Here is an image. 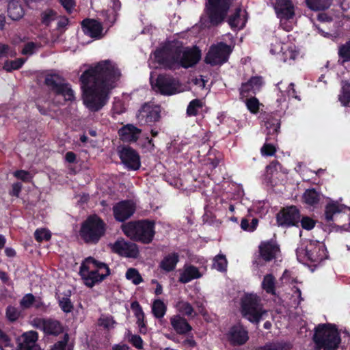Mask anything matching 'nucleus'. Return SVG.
Returning a JSON list of instances; mask_svg holds the SVG:
<instances>
[{
  "label": "nucleus",
  "instance_id": "f257e3e1",
  "mask_svg": "<svg viewBox=\"0 0 350 350\" xmlns=\"http://www.w3.org/2000/svg\"><path fill=\"white\" fill-rule=\"evenodd\" d=\"M120 77V69L110 60L101 61L85 71L80 77L84 105L92 111L100 110Z\"/></svg>",
  "mask_w": 350,
  "mask_h": 350
},
{
  "label": "nucleus",
  "instance_id": "f03ea898",
  "mask_svg": "<svg viewBox=\"0 0 350 350\" xmlns=\"http://www.w3.org/2000/svg\"><path fill=\"white\" fill-rule=\"evenodd\" d=\"M154 56L159 64L166 68H187L193 66L199 62L201 53L196 47H185L182 42L174 40L165 44L162 49L156 50Z\"/></svg>",
  "mask_w": 350,
  "mask_h": 350
},
{
  "label": "nucleus",
  "instance_id": "7ed1b4c3",
  "mask_svg": "<svg viewBox=\"0 0 350 350\" xmlns=\"http://www.w3.org/2000/svg\"><path fill=\"white\" fill-rule=\"evenodd\" d=\"M110 269L105 262L92 257L86 258L81 265L79 274L88 287L101 282L110 275Z\"/></svg>",
  "mask_w": 350,
  "mask_h": 350
},
{
  "label": "nucleus",
  "instance_id": "20e7f679",
  "mask_svg": "<svg viewBox=\"0 0 350 350\" xmlns=\"http://www.w3.org/2000/svg\"><path fill=\"white\" fill-rule=\"evenodd\" d=\"M313 340L318 349L336 350L340 342L337 329L330 325H319L315 328Z\"/></svg>",
  "mask_w": 350,
  "mask_h": 350
},
{
  "label": "nucleus",
  "instance_id": "39448f33",
  "mask_svg": "<svg viewBox=\"0 0 350 350\" xmlns=\"http://www.w3.org/2000/svg\"><path fill=\"white\" fill-rule=\"evenodd\" d=\"M105 233V224L97 215H91L84 221L80 229V236L89 244H96Z\"/></svg>",
  "mask_w": 350,
  "mask_h": 350
},
{
  "label": "nucleus",
  "instance_id": "423d86ee",
  "mask_svg": "<svg viewBox=\"0 0 350 350\" xmlns=\"http://www.w3.org/2000/svg\"><path fill=\"white\" fill-rule=\"evenodd\" d=\"M122 228L128 237L144 243H150L154 235L153 224L147 221L129 222Z\"/></svg>",
  "mask_w": 350,
  "mask_h": 350
},
{
  "label": "nucleus",
  "instance_id": "0eeeda50",
  "mask_svg": "<svg viewBox=\"0 0 350 350\" xmlns=\"http://www.w3.org/2000/svg\"><path fill=\"white\" fill-rule=\"evenodd\" d=\"M296 252L300 261L307 259L313 262H320L327 256L323 243L314 240L304 241Z\"/></svg>",
  "mask_w": 350,
  "mask_h": 350
},
{
  "label": "nucleus",
  "instance_id": "6e6552de",
  "mask_svg": "<svg viewBox=\"0 0 350 350\" xmlns=\"http://www.w3.org/2000/svg\"><path fill=\"white\" fill-rule=\"evenodd\" d=\"M241 313L249 321L257 324L267 316V311L262 308L256 295H248L242 300Z\"/></svg>",
  "mask_w": 350,
  "mask_h": 350
},
{
  "label": "nucleus",
  "instance_id": "1a4fd4ad",
  "mask_svg": "<svg viewBox=\"0 0 350 350\" xmlns=\"http://www.w3.org/2000/svg\"><path fill=\"white\" fill-rule=\"evenodd\" d=\"M46 85L55 92L57 97L62 96L65 101L75 100V93L70 84L65 82L64 79L58 74L51 73L45 77Z\"/></svg>",
  "mask_w": 350,
  "mask_h": 350
},
{
  "label": "nucleus",
  "instance_id": "9d476101",
  "mask_svg": "<svg viewBox=\"0 0 350 350\" xmlns=\"http://www.w3.org/2000/svg\"><path fill=\"white\" fill-rule=\"evenodd\" d=\"M233 0H208L207 13L213 25L221 23L225 18Z\"/></svg>",
  "mask_w": 350,
  "mask_h": 350
},
{
  "label": "nucleus",
  "instance_id": "9b49d317",
  "mask_svg": "<svg viewBox=\"0 0 350 350\" xmlns=\"http://www.w3.org/2000/svg\"><path fill=\"white\" fill-rule=\"evenodd\" d=\"M232 49L224 42H219L211 46L205 57L207 64L212 66L221 65L226 62Z\"/></svg>",
  "mask_w": 350,
  "mask_h": 350
},
{
  "label": "nucleus",
  "instance_id": "f8f14e48",
  "mask_svg": "<svg viewBox=\"0 0 350 350\" xmlns=\"http://www.w3.org/2000/svg\"><path fill=\"white\" fill-rule=\"evenodd\" d=\"M270 52L273 55H277L278 59L283 62L293 61L298 55L295 46L290 42H281L276 38L275 42L271 43Z\"/></svg>",
  "mask_w": 350,
  "mask_h": 350
},
{
  "label": "nucleus",
  "instance_id": "ddd939ff",
  "mask_svg": "<svg viewBox=\"0 0 350 350\" xmlns=\"http://www.w3.org/2000/svg\"><path fill=\"white\" fill-rule=\"evenodd\" d=\"M287 170L284 169L278 161H272L266 167L264 181L266 184L274 187L284 180Z\"/></svg>",
  "mask_w": 350,
  "mask_h": 350
},
{
  "label": "nucleus",
  "instance_id": "4468645a",
  "mask_svg": "<svg viewBox=\"0 0 350 350\" xmlns=\"http://www.w3.org/2000/svg\"><path fill=\"white\" fill-rule=\"evenodd\" d=\"M152 86L164 95H172L182 91L178 81L168 75H159Z\"/></svg>",
  "mask_w": 350,
  "mask_h": 350
},
{
  "label": "nucleus",
  "instance_id": "2eb2a0df",
  "mask_svg": "<svg viewBox=\"0 0 350 350\" xmlns=\"http://www.w3.org/2000/svg\"><path fill=\"white\" fill-rule=\"evenodd\" d=\"M161 110L159 106L146 103L140 108L137 119L142 125L152 124L160 118Z\"/></svg>",
  "mask_w": 350,
  "mask_h": 350
},
{
  "label": "nucleus",
  "instance_id": "dca6fc26",
  "mask_svg": "<svg viewBox=\"0 0 350 350\" xmlns=\"http://www.w3.org/2000/svg\"><path fill=\"white\" fill-rule=\"evenodd\" d=\"M31 325L47 334L57 336L63 332L61 323L50 319L35 318L31 321Z\"/></svg>",
  "mask_w": 350,
  "mask_h": 350
},
{
  "label": "nucleus",
  "instance_id": "f3484780",
  "mask_svg": "<svg viewBox=\"0 0 350 350\" xmlns=\"http://www.w3.org/2000/svg\"><path fill=\"white\" fill-rule=\"evenodd\" d=\"M112 250L126 257L136 258L139 250L135 243L127 242L124 239H118L114 243L111 244Z\"/></svg>",
  "mask_w": 350,
  "mask_h": 350
},
{
  "label": "nucleus",
  "instance_id": "a211bd4d",
  "mask_svg": "<svg viewBox=\"0 0 350 350\" xmlns=\"http://www.w3.org/2000/svg\"><path fill=\"white\" fill-rule=\"evenodd\" d=\"M299 219V211L295 206L284 208L277 215V221L280 226H295Z\"/></svg>",
  "mask_w": 350,
  "mask_h": 350
},
{
  "label": "nucleus",
  "instance_id": "6ab92c4d",
  "mask_svg": "<svg viewBox=\"0 0 350 350\" xmlns=\"http://www.w3.org/2000/svg\"><path fill=\"white\" fill-rule=\"evenodd\" d=\"M122 163L130 170H136L140 167V159L137 152L130 147H124L119 152Z\"/></svg>",
  "mask_w": 350,
  "mask_h": 350
},
{
  "label": "nucleus",
  "instance_id": "aec40b11",
  "mask_svg": "<svg viewBox=\"0 0 350 350\" xmlns=\"http://www.w3.org/2000/svg\"><path fill=\"white\" fill-rule=\"evenodd\" d=\"M113 215L116 220L124 221L133 215L135 206L131 201H122L116 204L113 208Z\"/></svg>",
  "mask_w": 350,
  "mask_h": 350
},
{
  "label": "nucleus",
  "instance_id": "412c9836",
  "mask_svg": "<svg viewBox=\"0 0 350 350\" xmlns=\"http://www.w3.org/2000/svg\"><path fill=\"white\" fill-rule=\"evenodd\" d=\"M228 340L233 345H241L248 340L247 331L241 325L232 326L227 334Z\"/></svg>",
  "mask_w": 350,
  "mask_h": 350
},
{
  "label": "nucleus",
  "instance_id": "4be33fe9",
  "mask_svg": "<svg viewBox=\"0 0 350 350\" xmlns=\"http://www.w3.org/2000/svg\"><path fill=\"white\" fill-rule=\"evenodd\" d=\"M38 334L35 331H29L22 334L19 338V347L21 350H40L37 341Z\"/></svg>",
  "mask_w": 350,
  "mask_h": 350
},
{
  "label": "nucleus",
  "instance_id": "5701e85b",
  "mask_svg": "<svg viewBox=\"0 0 350 350\" xmlns=\"http://www.w3.org/2000/svg\"><path fill=\"white\" fill-rule=\"evenodd\" d=\"M263 84L261 77H252L247 82L243 83L239 88L241 98L247 97L250 93L255 94L258 91Z\"/></svg>",
  "mask_w": 350,
  "mask_h": 350
},
{
  "label": "nucleus",
  "instance_id": "b1692460",
  "mask_svg": "<svg viewBox=\"0 0 350 350\" xmlns=\"http://www.w3.org/2000/svg\"><path fill=\"white\" fill-rule=\"evenodd\" d=\"M279 252V247L273 241H263L259 245L260 256L265 261L275 258Z\"/></svg>",
  "mask_w": 350,
  "mask_h": 350
},
{
  "label": "nucleus",
  "instance_id": "393cba45",
  "mask_svg": "<svg viewBox=\"0 0 350 350\" xmlns=\"http://www.w3.org/2000/svg\"><path fill=\"white\" fill-rule=\"evenodd\" d=\"M82 25L85 33L90 37L99 39L103 36V26L100 22L87 19L82 22Z\"/></svg>",
  "mask_w": 350,
  "mask_h": 350
},
{
  "label": "nucleus",
  "instance_id": "a878e982",
  "mask_svg": "<svg viewBox=\"0 0 350 350\" xmlns=\"http://www.w3.org/2000/svg\"><path fill=\"white\" fill-rule=\"evenodd\" d=\"M141 133V129L131 124L124 126L118 131L121 140L130 143L137 142Z\"/></svg>",
  "mask_w": 350,
  "mask_h": 350
},
{
  "label": "nucleus",
  "instance_id": "bb28decb",
  "mask_svg": "<svg viewBox=\"0 0 350 350\" xmlns=\"http://www.w3.org/2000/svg\"><path fill=\"white\" fill-rule=\"evenodd\" d=\"M170 321L172 329L178 334H187L192 330V327L187 319L180 314L172 316Z\"/></svg>",
  "mask_w": 350,
  "mask_h": 350
},
{
  "label": "nucleus",
  "instance_id": "cd10ccee",
  "mask_svg": "<svg viewBox=\"0 0 350 350\" xmlns=\"http://www.w3.org/2000/svg\"><path fill=\"white\" fill-rule=\"evenodd\" d=\"M202 277L198 268L191 265H185L180 271L179 282L183 284L188 283L194 279Z\"/></svg>",
  "mask_w": 350,
  "mask_h": 350
},
{
  "label": "nucleus",
  "instance_id": "c85d7f7f",
  "mask_svg": "<svg viewBox=\"0 0 350 350\" xmlns=\"http://www.w3.org/2000/svg\"><path fill=\"white\" fill-rule=\"evenodd\" d=\"M246 21L244 12H242L241 9L238 8L236 9L235 12L230 16L228 22L230 27L236 31L243 29Z\"/></svg>",
  "mask_w": 350,
  "mask_h": 350
},
{
  "label": "nucleus",
  "instance_id": "c756f323",
  "mask_svg": "<svg viewBox=\"0 0 350 350\" xmlns=\"http://www.w3.org/2000/svg\"><path fill=\"white\" fill-rule=\"evenodd\" d=\"M275 10L282 17L291 18L294 15L293 7L290 0H278L275 4Z\"/></svg>",
  "mask_w": 350,
  "mask_h": 350
},
{
  "label": "nucleus",
  "instance_id": "7c9ffc66",
  "mask_svg": "<svg viewBox=\"0 0 350 350\" xmlns=\"http://www.w3.org/2000/svg\"><path fill=\"white\" fill-rule=\"evenodd\" d=\"M131 308L135 311V316L137 319V325L139 328V332L141 334H145L147 332V327L144 322V313L142 307L138 302L135 301L131 304Z\"/></svg>",
  "mask_w": 350,
  "mask_h": 350
},
{
  "label": "nucleus",
  "instance_id": "2f4dec72",
  "mask_svg": "<svg viewBox=\"0 0 350 350\" xmlns=\"http://www.w3.org/2000/svg\"><path fill=\"white\" fill-rule=\"evenodd\" d=\"M179 261L177 253H171L165 256L160 262V267L166 272L173 271Z\"/></svg>",
  "mask_w": 350,
  "mask_h": 350
},
{
  "label": "nucleus",
  "instance_id": "473e14b6",
  "mask_svg": "<svg viewBox=\"0 0 350 350\" xmlns=\"http://www.w3.org/2000/svg\"><path fill=\"white\" fill-rule=\"evenodd\" d=\"M8 13L12 20L17 21L24 16L25 12L22 5L19 2L11 1L8 4Z\"/></svg>",
  "mask_w": 350,
  "mask_h": 350
},
{
  "label": "nucleus",
  "instance_id": "72a5a7b5",
  "mask_svg": "<svg viewBox=\"0 0 350 350\" xmlns=\"http://www.w3.org/2000/svg\"><path fill=\"white\" fill-rule=\"evenodd\" d=\"M342 210V206L337 202H332L328 203L325 208L324 219L325 221L330 224L334 220V216L339 213Z\"/></svg>",
  "mask_w": 350,
  "mask_h": 350
},
{
  "label": "nucleus",
  "instance_id": "f704fd0d",
  "mask_svg": "<svg viewBox=\"0 0 350 350\" xmlns=\"http://www.w3.org/2000/svg\"><path fill=\"white\" fill-rule=\"evenodd\" d=\"M306 2L310 10L320 11L329 8L332 0H306Z\"/></svg>",
  "mask_w": 350,
  "mask_h": 350
},
{
  "label": "nucleus",
  "instance_id": "c9c22d12",
  "mask_svg": "<svg viewBox=\"0 0 350 350\" xmlns=\"http://www.w3.org/2000/svg\"><path fill=\"white\" fill-rule=\"evenodd\" d=\"M167 311V306L160 299H154L152 305V312L155 318L162 319Z\"/></svg>",
  "mask_w": 350,
  "mask_h": 350
},
{
  "label": "nucleus",
  "instance_id": "e433bc0d",
  "mask_svg": "<svg viewBox=\"0 0 350 350\" xmlns=\"http://www.w3.org/2000/svg\"><path fill=\"white\" fill-rule=\"evenodd\" d=\"M175 308L180 313L187 317L196 315L193 306L186 301L182 299L178 300L175 304Z\"/></svg>",
  "mask_w": 350,
  "mask_h": 350
},
{
  "label": "nucleus",
  "instance_id": "4c0bfd02",
  "mask_svg": "<svg viewBox=\"0 0 350 350\" xmlns=\"http://www.w3.org/2000/svg\"><path fill=\"white\" fill-rule=\"evenodd\" d=\"M303 198L306 204L314 206L319 203L320 195L314 189H307L303 195Z\"/></svg>",
  "mask_w": 350,
  "mask_h": 350
},
{
  "label": "nucleus",
  "instance_id": "58836bf2",
  "mask_svg": "<svg viewBox=\"0 0 350 350\" xmlns=\"http://www.w3.org/2000/svg\"><path fill=\"white\" fill-rule=\"evenodd\" d=\"M275 287V279L271 274L266 275L262 282V288L267 293L274 295Z\"/></svg>",
  "mask_w": 350,
  "mask_h": 350
},
{
  "label": "nucleus",
  "instance_id": "ea45409f",
  "mask_svg": "<svg viewBox=\"0 0 350 350\" xmlns=\"http://www.w3.org/2000/svg\"><path fill=\"white\" fill-rule=\"evenodd\" d=\"M338 99L343 106H347L350 103V83L342 82V92Z\"/></svg>",
  "mask_w": 350,
  "mask_h": 350
},
{
  "label": "nucleus",
  "instance_id": "a19ab883",
  "mask_svg": "<svg viewBox=\"0 0 350 350\" xmlns=\"http://www.w3.org/2000/svg\"><path fill=\"white\" fill-rule=\"evenodd\" d=\"M57 16V12L52 9H46L41 13V23L44 25H49Z\"/></svg>",
  "mask_w": 350,
  "mask_h": 350
},
{
  "label": "nucleus",
  "instance_id": "79ce46f5",
  "mask_svg": "<svg viewBox=\"0 0 350 350\" xmlns=\"http://www.w3.org/2000/svg\"><path fill=\"white\" fill-rule=\"evenodd\" d=\"M203 107V102L200 99H194L191 100L187 108V114L189 116H196L200 109Z\"/></svg>",
  "mask_w": 350,
  "mask_h": 350
},
{
  "label": "nucleus",
  "instance_id": "37998d69",
  "mask_svg": "<svg viewBox=\"0 0 350 350\" xmlns=\"http://www.w3.org/2000/svg\"><path fill=\"white\" fill-rule=\"evenodd\" d=\"M125 338L135 348L142 349L143 348V340L136 334H133L130 330H127L125 333Z\"/></svg>",
  "mask_w": 350,
  "mask_h": 350
},
{
  "label": "nucleus",
  "instance_id": "c03bdc74",
  "mask_svg": "<svg viewBox=\"0 0 350 350\" xmlns=\"http://www.w3.org/2000/svg\"><path fill=\"white\" fill-rule=\"evenodd\" d=\"M258 224V220L256 218H252L250 222V219L248 218H243L241 221V228L245 231H254L256 229Z\"/></svg>",
  "mask_w": 350,
  "mask_h": 350
},
{
  "label": "nucleus",
  "instance_id": "a18cd8bd",
  "mask_svg": "<svg viewBox=\"0 0 350 350\" xmlns=\"http://www.w3.org/2000/svg\"><path fill=\"white\" fill-rule=\"evenodd\" d=\"M26 59L18 58L13 61H6L3 65V69L8 72L19 69L25 62Z\"/></svg>",
  "mask_w": 350,
  "mask_h": 350
},
{
  "label": "nucleus",
  "instance_id": "49530a36",
  "mask_svg": "<svg viewBox=\"0 0 350 350\" xmlns=\"http://www.w3.org/2000/svg\"><path fill=\"white\" fill-rule=\"evenodd\" d=\"M126 278L135 285L140 284L143 281L139 271L134 268H129L127 270L126 273Z\"/></svg>",
  "mask_w": 350,
  "mask_h": 350
},
{
  "label": "nucleus",
  "instance_id": "de8ad7c7",
  "mask_svg": "<svg viewBox=\"0 0 350 350\" xmlns=\"http://www.w3.org/2000/svg\"><path fill=\"white\" fill-rule=\"evenodd\" d=\"M227 263L226 256L219 254L215 257L213 267L219 271H224L226 269Z\"/></svg>",
  "mask_w": 350,
  "mask_h": 350
},
{
  "label": "nucleus",
  "instance_id": "09e8293b",
  "mask_svg": "<svg viewBox=\"0 0 350 350\" xmlns=\"http://www.w3.org/2000/svg\"><path fill=\"white\" fill-rule=\"evenodd\" d=\"M247 109L254 114H256L259 111L260 103L256 97H251L247 98L245 101Z\"/></svg>",
  "mask_w": 350,
  "mask_h": 350
},
{
  "label": "nucleus",
  "instance_id": "8fccbe9b",
  "mask_svg": "<svg viewBox=\"0 0 350 350\" xmlns=\"http://www.w3.org/2000/svg\"><path fill=\"white\" fill-rule=\"evenodd\" d=\"M338 55L342 59V62H350V42L340 46Z\"/></svg>",
  "mask_w": 350,
  "mask_h": 350
},
{
  "label": "nucleus",
  "instance_id": "3c124183",
  "mask_svg": "<svg viewBox=\"0 0 350 350\" xmlns=\"http://www.w3.org/2000/svg\"><path fill=\"white\" fill-rule=\"evenodd\" d=\"M35 239L38 242L49 241L51 239V234L49 230L45 228L37 229L34 232Z\"/></svg>",
  "mask_w": 350,
  "mask_h": 350
},
{
  "label": "nucleus",
  "instance_id": "603ef678",
  "mask_svg": "<svg viewBox=\"0 0 350 350\" xmlns=\"http://www.w3.org/2000/svg\"><path fill=\"white\" fill-rule=\"evenodd\" d=\"M35 301V296L31 293H28L23 297L20 301V306L23 309H27L33 306Z\"/></svg>",
  "mask_w": 350,
  "mask_h": 350
},
{
  "label": "nucleus",
  "instance_id": "864d4df0",
  "mask_svg": "<svg viewBox=\"0 0 350 350\" xmlns=\"http://www.w3.org/2000/svg\"><path fill=\"white\" fill-rule=\"evenodd\" d=\"M267 135H275L280 129V123L278 120L273 122H267L265 123Z\"/></svg>",
  "mask_w": 350,
  "mask_h": 350
},
{
  "label": "nucleus",
  "instance_id": "5fc2aeb1",
  "mask_svg": "<svg viewBox=\"0 0 350 350\" xmlns=\"http://www.w3.org/2000/svg\"><path fill=\"white\" fill-rule=\"evenodd\" d=\"M59 305L62 310L66 313L71 312L73 308L70 299L66 297H63L59 299Z\"/></svg>",
  "mask_w": 350,
  "mask_h": 350
},
{
  "label": "nucleus",
  "instance_id": "6e6d98bb",
  "mask_svg": "<svg viewBox=\"0 0 350 350\" xmlns=\"http://www.w3.org/2000/svg\"><path fill=\"white\" fill-rule=\"evenodd\" d=\"M260 350H290L289 345L286 343H273L265 346Z\"/></svg>",
  "mask_w": 350,
  "mask_h": 350
},
{
  "label": "nucleus",
  "instance_id": "4d7b16f0",
  "mask_svg": "<svg viewBox=\"0 0 350 350\" xmlns=\"http://www.w3.org/2000/svg\"><path fill=\"white\" fill-rule=\"evenodd\" d=\"M99 323L101 326H103L107 329H111L114 327L116 322L112 317L105 316L100 318Z\"/></svg>",
  "mask_w": 350,
  "mask_h": 350
},
{
  "label": "nucleus",
  "instance_id": "13d9d810",
  "mask_svg": "<svg viewBox=\"0 0 350 350\" xmlns=\"http://www.w3.org/2000/svg\"><path fill=\"white\" fill-rule=\"evenodd\" d=\"M16 53L10 47L4 44H0V58L7 57H14Z\"/></svg>",
  "mask_w": 350,
  "mask_h": 350
},
{
  "label": "nucleus",
  "instance_id": "bf43d9fd",
  "mask_svg": "<svg viewBox=\"0 0 350 350\" xmlns=\"http://www.w3.org/2000/svg\"><path fill=\"white\" fill-rule=\"evenodd\" d=\"M19 312L13 306H8L6 309V317L10 321H15L19 317Z\"/></svg>",
  "mask_w": 350,
  "mask_h": 350
},
{
  "label": "nucleus",
  "instance_id": "052dcab7",
  "mask_svg": "<svg viewBox=\"0 0 350 350\" xmlns=\"http://www.w3.org/2000/svg\"><path fill=\"white\" fill-rule=\"evenodd\" d=\"M303 228L310 230L315 226V221L309 217H303L300 221Z\"/></svg>",
  "mask_w": 350,
  "mask_h": 350
},
{
  "label": "nucleus",
  "instance_id": "680f3d73",
  "mask_svg": "<svg viewBox=\"0 0 350 350\" xmlns=\"http://www.w3.org/2000/svg\"><path fill=\"white\" fill-rule=\"evenodd\" d=\"M261 153L265 156H272L275 154L276 150L275 148L270 144H265L261 148Z\"/></svg>",
  "mask_w": 350,
  "mask_h": 350
},
{
  "label": "nucleus",
  "instance_id": "e2e57ef3",
  "mask_svg": "<svg viewBox=\"0 0 350 350\" xmlns=\"http://www.w3.org/2000/svg\"><path fill=\"white\" fill-rule=\"evenodd\" d=\"M36 48H37V45L34 42H30L27 43L25 45L21 53L23 55H32L35 52Z\"/></svg>",
  "mask_w": 350,
  "mask_h": 350
},
{
  "label": "nucleus",
  "instance_id": "0e129e2a",
  "mask_svg": "<svg viewBox=\"0 0 350 350\" xmlns=\"http://www.w3.org/2000/svg\"><path fill=\"white\" fill-rule=\"evenodd\" d=\"M14 175L17 178L21 179L25 182H28L31 179L29 173L25 170H17L14 173Z\"/></svg>",
  "mask_w": 350,
  "mask_h": 350
},
{
  "label": "nucleus",
  "instance_id": "69168bd1",
  "mask_svg": "<svg viewBox=\"0 0 350 350\" xmlns=\"http://www.w3.org/2000/svg\"><path fill=\"white\" fill-rule=\"evenodd\" d=\"M68 340V335L65 334L64 338L62 340L55 343L51 350H65L66 346Z\"/></svg>",
  "mask_w": 350,
  "mask_h": 350
},
{
  "label": "nucleus",
  "instance_id": "338daca9",
  "mask_svg": "<svg viewBox=\"0 0 350 350\" xmlns=\"http://www.w3.org/2000/svg\"><path fill=\"white\" fill-rule=\"evenodd\" d=\"M113 112L116 114H121L125 111V107L120 100H117L113 103Z\"/></svg>",
  "mask_w": 350,
  "mask_h": 350
},
{
  "label": "nucleus",
  "instance_id": "774afa93",
  "mask_svg": "<svg viewBox=\"0 0 350 350\" xmlns=\"http://www.w3.org/2000/svg\"><path fill=\"white\" fill-rule=\"evenodd\" d=\"M59 1L68 12H71L72 10L74 9V0H59Z\"/></svg>",
  "mask_w": 350,
  "mask_h": 350
}]
</instances>
